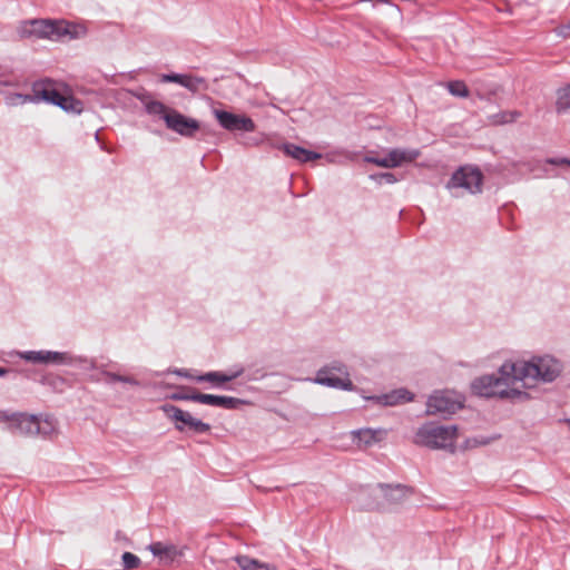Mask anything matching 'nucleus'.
I'll list each match as a JSON object with an SVG mask.
<instances>
[{
	"label": "nucleus",
	"instance_id": "nucleus-1",
	"mask_svg": "<svg viewBox=\"0 0 570 570\" xmlns=\"http://www.w3.org/2000/svg\"><path fill=\"white\" fill-rule=\"evenodd\" d=\"M519 384L517 364L505 362L499 368V376L483 375L472 382L474 394L484 397L521 399L527 396Z\"/></svg>",
	"mask_w": 570,
	"mask_h": 570
},
{
	"label": "nucleus",
	"instance_id": "nucleus-2",
	"mask_svg": "<svg viewBox=\"0 0 570 570\" xmlns=\"http://www.w3.org/2000/svg\"><path fill=\"white\" fill-rule=\"evenodd\" d=\"M32 95L16 94L10 96V105L26 104L29 101H47L59 106L66 111L80 114L82 111V102L72 96L60 92L56 85L50 81L38 82L33 85Z\"/></svg>",
	"mask_w": 570,
	"mask_h": 570
},
{
	"label": "nucleus",
	"instance_id": "nucleus-3",
	"mask_svg": "<svg viewBox=\"0 0 570 570\" xmlns=\"http://www.w3.org/2000/svg\"><path fill=\"white\" fill-rule=\"evenodd\" d=\"M38 38L51 40L80 39L87 36L88 28L83 22H71L66 20H33L30 29L23 31Z\"/></svg>",
	"mask_w": 570,
	"mask_h": 570
},
{
	"label": "nucleus",
	"instance_id": "nucleus-4",
	"mask_svg": "<svg viewBox=\"0 0 570 570\" xmlns=\"http://www.w3.org/2000/svg\"><path fill=\"white\" fill-rule=\"evenodd\" d=\"M517 375L522 390L534 385L538 380L544 382L553 381L561 372L558 361L552 357H538L531 362H514Z\"/></svg>",
	"mask_w": 570,
	"mask_h": 570
},
{
	"label": "nucleus",
	"instance_id": "nucleus-5",
	"mask_svg": "<svg viewBox=\"0 0 570 570\" xmlns=\"http://www.w3.org/2000/svg\"><path fill=\"white\" fill-rule=\"evenodd\" d=\"M456 439V426H443L428 423L416 431L414 443L432 449H452Z\"/></svg>",
	"mask_w": 570,
	"mask_h": 570
},
{
	"label": "nucleus",
	"instance_id": "nucleus-6",
	"mask_svg": "<svg viewBox=\"0 0 570 570\" xmlns=\"http://www.w3.org/2000/svg\"><path fill=\"white\" fill-rule=\"evenodd\" d=\"M462 407V399L450 391H439L432 394L426 403V413L453 414Z\"/></svg>",
	"mask_w": 570,
	"mask_h": 570
},
{
	"label": "nucleus",
	"instance_id": "nucleus-7",
	"mask_svg": "<svg viewBox=\"0 0 570 570\" xmlns=\"http://www.w3.org/2000/svg\"><path fill=\"white\" fill-rule=\"evenodd\" d=\"M161 409L167 417L175 422L176 429L180 432L185 431L186 428L195 433H206L210 430L209 424L204 423L203 421L194 417L189 412L183 411L179 407L166 404Z\"/></svg>",
	"mask_w": 570,
	"mask_h": 570
},
{
	"label": "nucleus",
	"instance_id": "nucleus-8",
	"mask_svg": "<svg viewBox=\"0 0 570 570\" xmlns=\"http://www.w3.org/2000/svg\"><path fill=\"white\" fill-rule=\"evenodd\" d=\"M483 176L481 171L472 167H462L456 170L450 181L448 188H464L471 194L480 193L482 187Z\"/></svg>",
	"mask_w": 570,
	"mask_h": 570
},
{
	"label": "nucleus",
	"instance_id": "nucleus-9",
	"mask_svg": "<svg viewBox=\"0 0 570 570\" xmlns=\"http://www.w3.org/2000/svg\"><path fill=\"white\" fill-rule=\"evenodd\" d=\"M420 156L416 149H391L384 157H368L367 161L383 168H394L413 163Z\"/></svg>",
	"mask_w": 570,
	"mask_h": 570
},
{
	"label": "nucleus",
	"instance_id": "nucleus-10",
	"mask_svg": "<svg viewBox=\"0 0 570 570\" xmlns=\"http://www.w3.org/2000/svg\"><path fill=\"white\" fill-rule=\"evenodd\" d=\"M315 382L334 389L352 390L353 384L348 373L342 367H324L317 372Z\"/></svg>",
	"mask_w": 570,
	"mask_h": 570
},
{
	"label": "nucleus",
	"instance_id": "nucleus-11",
	"mask_svg": "<svg viewBox=\"0 0 570 570\" xmlns=\"http://www.w3.org/2000/svg\"><path fill=\"white\" fill-rule=\"evenodd\" d=\"M215 117L219 125L229 131H254L256 126L254 121L245 115H236L225 110H215Z\"/></svg>",
	"mask_w": 570,
	"mask_h": 570
},
{
	"label": "nucleus",
	"instance_id": "nucleus-12",
	"mask_svg": "<svg viewBox=\"0 0 570 570\" xmlns=\"http://www.w3.org/2000/svg\"><path fill=\"white\" fill-rule=\"evenodd\" d=\"M166 126L170 130L185 137H193L200 128L196 119L188 118L175 109L167 114Z\"/></svg>",
	"mask_w": 570,
	"mask_h": 570
},
{
	"label": "nucleus",
	"instance_id": "nucleus-13",
	"mask_svg": "<svg viewBox=\"0 0 570 570\" xmlns=\"http://www.w3.org/2000/svg\"><path fill=\"white\" fill-rule=\"evenodd\" d=\"M160 81L178 83L193 94L205 91L208 88V83L205 78L189 73L161 75Z\"/></svg>",
	"mask_w": 570,
	"mask_h": 570
},
{
	"label": "nucleus",
	"instance_id": "nucleus-14",
	"mask_svg": "<svg viewBox=\"0 0 570 570\" xmlns=\"http://www.w3.org/2000/svg\"><path fill=\"white\" fill-rule=\"evenodd\" d=\"M181 399L224 409H234L240 402L238 399L232 396H218L204 393H193L185 395Z\"/></svg>",
	"mask_w": 570,
	"mask_h": 570
},
{
	"label": "nucleus",
	"instance_id": "nucleus-15",
	"mask_svg": "<svg viewBox=\"0 0 570 570\" xmlns=\"http://www.w3.org/2000/svg\"><path fill=\"white\" fill-rule=\"evenodd\" d=\"M37 416L17 413L10 431L22 435H37Z\"/></svg>",
	"mask_w": 570,
	"mask_h": 570
},
{
	"label": "nucleus",
	"instance_id": "nucleus-16",
	"mask_svg": "<svg viewBox=\"0 0 570 570\" xmlns=\"http://www.w3.org/2000/svg\"><path fill=\"white\" fill-rule=\"evenodd\" d=\"M282 150L289 157L298 160L299 163H307L322 158V155L296 146L294 144H284Z\"/></svg>",
	"mask_w": 570,
	"mask_h": 570
},
{
	"label": "nucleus",
	"instance_id": "nucleus-17",
	"mask_svg": "<svg viewBox=\"0 0 570 570\" xmlns=\"http://www.w3.org/2000/svg\"><path fill=\"white\" fill-rule=\"evenodd\" d=\"M149 550L155 557H158L160 561L173 562L180 556L177 547L174 544H165L163 542H155L149 546Z\"/></svg>",
	"mask_w": 570,
	"mask_h": 570
},
{
	"label": "nucleus",
	"instance_id": "nucleus-18",
	"mask_svg": "<svg viewBox=\"0 0 570 570\" xmlns=\"http://www.w3.org/2000/svg\"><path fill=\"white\" fill-rule=\"evenodd\" d=\"M354 439H357L365 446L382 441L386 436L385 430L362 429L353 432Z\"/></svg>",
	"mask_w": 570,
	"mask_h": 570
},
{
	"label": "nucleus",
	"instance_id": "nucleus-19",
	"mask_svg": "<svg viewBox=\"0 0 570 570\" xmlns=\"http://www.w3.org/2000/svg\"><path fill=\"white\" fill-rule=\"evenodd\" d=\"M23 357L35 363H59L63 355L57 352H28Z\"/></svg>",
	"mask_w": 570,
	"mask_h": 570
},
{
	"label": "nucleus",
	"instance_id": "nucleus-20",
	"mask_svg": "<svg viewBox=\"0 0 570 570\" xmlns=\"http://www.w3.org/2000/svg\"><path fill=\"white\" fill-rule=\"evenodd\" d=\"M235 561L242 570H276L268 563L261 562L256 559H250L246 556H238Z\"/></svg>",
	"mask_w": 570,
	"mask_h": 570
},
{
	"label": "nucleus",
	"instance_id": "nucleus-21",
	"mask_svg": "<svg viewBox=\"0 0 570 570\" xmlns=\"http://www.w3.org/2000/svg\"><path fill=\"white\" fill-rule=\"evenodd\" d=\"M556 111L558 114L570 112V85L557 90Z\"/></svg>",
	"mask_w": 570,
	"mask_h": 570
},
{
	"label": "nucleus",
	"instance_id": "nucleus-22",
	"mask_svg": "<svg viewBox=\"0 0 570 570\" xmlns=\"http://www.w3.org/2000/svg\"><path fill=\"white\" fill-rule=\"evenodd\" d=\"M37 434H41L43 436H51L53 433H56L57 422L51 416H46L42 420H39L37 417Z\"/></svg>",
	"mask_w": 570,
	"mask_h": 570
},
{
	"label": "nucleus",
	"instance_id": "nucleus-23",
	"mask_svg": "<svg viewBox=\"0 0 570 570\" xmlns=\"http://www.w3.org/2000/svg\"><path fill=\"white\" fill-rule=\"evenodd\" d=\"M412 400V395L406 390H397L384 396V403L387 405H396Z\"/></svg>",
	"mask_w": 570,
	"mask_h": 570
},
{
	"label": "nucleus",
	"instance_id": "nucleus-24",
	"mask_svg": "<svg viewBox=\"0 0 570 570\" xmlns=\"http://www.w3.org/2000/svg\"><path fill=\"white\" fill-rule=\"evenodd\" d=\"M238 374L239 373L227 375V374H223L219 372H209V373H206V374L199 376L197 380L198 381H208V382H213L215 384H223V383L234 380L235 377L238 376Z\"/></svg>",
	"mask_w": 570,
	"mask_h": 570
},
{
	"label": "nucleus",
	"instance_id": "nucleus-25",
	"mask_svg": "<svg viewBox=\"0 0 570 570\" xmlns=\"http://www.w3.org/2000/svg\"><path fill=\"white\" fill-rule=\"evenodd\" d=\"M146 110L151 115H159L166 121L167 114L171 112L174 109L167 107L160 101L151 100L146 102Z\"/></svg>",
	"mask_w": 570,
	"mask_h": 570
},
{
	"label": "nucleus",
	"instance_id": "nucleus-26",
	"mask_svg": "<svg viewBox=\"0 0 570 570\" xmlns=\"http://www.w3.org/2000/svg\"><path fill=\"white\" fill-rule=\"evenodd\" d=\"M383 493L389 502H400L402 499L406 497L405 488H402L400 485L395 488L386 487L385 489H383Z\"/></svg>",
	"mask_w": 570,
	"mask_h": 570
},
{
	"label": "nucleus",
	"instance_id": "nucleus-27",
	"mask_svg": "<svg viewBox=\"0 0 570 570\" xmlns=\"http://www.w3.org/2000/svg\"><path fill=\"white\" fill-rule=\"evenodd\" d=\"M521 117V112L517 110L503 111L492 117V124L494 125H503L515 121Z\"/></svg>",
	"mask_w": 570,
	"mask_h": 570
},
{
	"label": "nucleus",
	"instance_id": "nucleus-28",
	"mask_svg": "<svg viewBox=\"0 0 570 570\" xmlns=\"http://www.w3.org/2000/svg\"><path fill=\"white\" fill-rule=\"evenodd\" d=\"M446 87L453 96L466 98L470 94L468 86L461 80L450 81Z\"/></svg>",
	"mask_w": 570,
	"mask_h": 570
},
{
	"label": "nucleus",
	"instance_id": "nucleus-29",
	"mask_svg": "<svg viewBox=\"0 0 570 570\" xmlns=\"http://www.w3.org/2000/svg\"><path fill=\"white\" fill-rule=\"evenodd\" d=\"M122 563L125 569L132 570L139 567L140 559L131 552H125L122 554Z\"/></svg>",
	"mask_w": 570,
	"mask_h": 570
},
{
	"label": "nucleus",
	"instance_id": "nucleus-30",
	"mask_svg": "<svg viewBox=\"0 0 570 570\" xmlns=\"http://www.w3.org/2000/svg\"><path fill=\"white\" fill-rule=\"evenodd\" d=\"M17 413H9L6 411H0V424L3 423L7 425L8 430L12 429L13 419H16Z\"/></svg>",
	"mask_w": 570,
	"mask_h": 570
},
{
	"label": "nucleus",
	"instance_id": "nucleus-31",
	"mask_svg": "<svg viewBox=\"0 0 570 570\" xmlns=\"http://www.w3.org/2000/svg\"><path fill=\"white\" fill-rule=\"evenodd\" d=\"M108 377L110 379V381H119V382H125V383H129V384H137V382L132 377H129V376L108 374Z\"/></svg>",
	"mask_w": 570,
	"mask_h": 570
},
{
	"label": "nucleus",
	"instance_id": "nucleus-32",
	"mask_svg": "<svg viewBox=\"0 0 570 570\" xmlns=\"http://www.w3.org/2000/svg\"><path fill=\"white\" fill-rule=\"evenodd\" d=\"M381 178L387 183V184H393L395 183V178H394V175L391 174V173H385V174H382L381 175Z\"/></svg>",
	"mask_w": 570,
	"mask_h": 570
},
{
	"label": "nucleus",
	"instance_id": "nucleus-33",
	"mask_svg": "<svg viewBox=\"0 0 570 570\" xmlns=\"http://www.w3.org/2000/svg\"><path fill=\"white\" fill-rule=\"evenodd\" d=\"M551 164H554V165H569L570 166V159H567V158H561V159H557V160H550Z\"/></svg>",
	"mask_w": 570,
	"mask_h": 570
},
{
	"label": "nucleus",
	"instance_id": "nucleus-34",
	"mask_svg": "<svg viewBox=\"0 0 570 570\" xmlns=\"http://www.w3.org/2000/svg\"><path fill=\"white\" fill-rule=\"evenodd\" d=\"M8 372V370L0 367V376L4 375Z\"/></svg>",
	"mask_w": 570,
	"mask_h": 570
}]
</instances>
